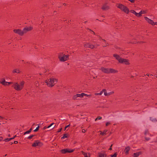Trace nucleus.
I'll use <instances>...</instances> for the list:
<instances>
[{"label": "nucleus", "instance_id": "30", "mask_svg": "<svg viewBox=\"0 0 157 157\" xmlns=\"http://www.w3.org/2000/svg\"><path fill=\"white\" fill-rule=\"evenodd\" d=\"M147 10H141V11L142 12V14H144L147 13Z\"/></svg>", "mask_w": 157, "mask_h": 157}, {"label": "nucleus", "instance_id": "22", "mask_svg": "<svg viewBox=\"0 0 157 157\" xmlns=\"http://www.w3.org/2000/svg\"><path fill=\"white\" fill-rule=\"evenodd\" d=\"M97 47H95V45H93V44H90L89 46V48H90L91 49H93L94 48H96Z\"/></svg>", "mask_w": 157, "mask_h": 157}, {"label": "nucleus", "instance_id": "29", "mask_svg": "<svg viewBox=\"0 0 157 157\" xmlns=\"http://www.w3.org/2000/svg\"><path fill=\"white\" fill-rule=\"evenodd\" d=\"M37 125H38V127L36 128L34 130V131L35 132H36L39 129V124H38Z\"/></svg>", "mask_w": 157, "mask_h": 157}, {"label": "nucleus", "instance_id": "10", "mask_svg": "<svg viewBox=\"0 0 157 157\" xmlns=\"http://www.w3.org/2000/svg\"><path fill=\"white\" fill-rule=\"evenodd\" d=\"M33 28L32 27H26L23 29V31L24 33H26L27 32L32 30Z\"/></svg>", "mask_w": 157, "mask_h": 157}, {"label": "nucleus", "instance_id": "39", "mask_svg": "<svg viewBox=\"0 0 157 157\" xmlns=\"http://www.w3.org/2000/svg\"><path fill=\"white\" fill-rule=\"evenodd\" d=\"M16 70V73H19L20 72V71H19V69H15Z\"/></svg>", "mask_w": 157, "mask_h": 157}, {"label": "nucleus", "instance_id": "43", "mask_svg": "<svg viewBox=\"0 0 157 157\" xmlns=\"http://www.w3.org/2000/svg\"><path fill=\"white\" fill-rule=\"evenodd\" d=\"M82 153L84 155H86L87 154L86 153H85L83 151H82Z\"/></svg>", "mask_w": 157, "mask_h": 157}, {"label": "nucleus", "instance_id": "2", "mask_svg": "<svg viewBox=\"0 0 157 157\" xmlns=\"http://www.w3.org/2000/svg\"><path fill=\"white\" fill-rule=\"evenodd\" d=\"M113 56L120 63L125 64H129V63L128 60L121 58L120 56L117 54H114Z\"/></svg>", "mask_w": 157, "mask_h": 157}, {"label": "nucleus", "instance_id": "47", "mask_svg": "<svg viewBox=\"0 0 157 157\" xmlns=\"http://www.w3.org/2000/svg\"><path fill=\"white\" fill-rule=\"evenodd\" d=\"M147 131H145V132H144V134L145 135H146L147 134Z\"/></svg>", "mask_w": 157, "mask_h": 157}, {"label": "nucleus", "instance_id": "58", "mask_svg": "<svg viewBox=\"0 0 157 157\" xmlns=\"http://www.w3.org/2000/svg\"><path fill=\"white\" fill-rule=\"evenodd\" d=\"M97 120H98V119H97V118H96L95 119V121H96Z\"/></svg>", "mask_w": 157, "mask_h": 157}, {"label": "nucleus", "instance_id": "41", "mask_svg": "<svg viewBox=\"0 0 157 157\" xmlns=\"http://www.w3.org/2000/svg\"><path fill=\"white\" fill-rule=\"evenodd\" d=\"M16 70L15 69H14L13 71V73H16Z\"/></svg>", "mask_w": 157, "mask_h": 157}, {"label": "nucleus", "instance_id": "23", "mask_svg": "<svg viewBox=\"0 0 157 157\" xmlns=\"http://www.w3.org/2000/svg\"><path fill=\"white\" fill-rule=\"evenodd\" d=\"M107 132V130H105L103 132H101V131H99V132H101V135H104V134H106V132Z\"/></svg>", "mask_w": 157, "mask_h": 157}, {"label": "nucleus", "instance_id": "12", "mask_svg": "<svg viewBox=\"0 0 157 157\" xmlns=\"http://www.w3.org/2000/svg\"><path fill=\"white\" fill-rule=\"evenodd\" d=\"M109 6H108L106 4H105L103 5L102 6L101 9L102 10H106L109 9Z\"/></svg>", "mask_w": 157, "mask_h": 157}, {"label": "nucleus", "instance_id": "64", "mask_svg": "<svg viewBox=\"0 0 157 157\" xmlns=\"http://www.w3.org/2000/svg\"><path fill=\"white\" fill-rule=\"evenodd\" d=\"M99 40H101V38L100 37H99Z\"/></svg>", "mask_w": 157, "mask_h": 157}, {"label": "nucleus", "instance_id": "1", "mask_svg": "<svg viewBox=\"0 0 157 157\" xmlns=\"http://www.w3.org/2000/svg\"><path fill=\"white\" fill-rule=\"evenodd\" d=\"M0 83L4 86H7L11 84H13V87L16 90L18 91L21 90L23 88L24 85V82H21L18 84L17 82H7L4 79H2L0 80Z\"/></svg>", "mask_w": 157, "mask_h": 157}, {"label": "nucleus", "instance_id": "26", "mask_svg": "<svg viewBox=\"0 0 157 157\" xmlns=\"http://www.w3.org/2000/svg\"><path fill=\"white\" fill-rule=\"evenodd\" d=\"M104 92V91H103V90H102L100 93H95V95H101L102 93Z\"/></svg>", "mask_w": 157, "mask_h": 157}, {"label": "nucleus", "instance_id": "55", "mask_svg": "<svg viewBox=\"0 0 157 157\" xmlns=\"http://www.w3.org/2000/svg\"><path fill=\"white\" fill-rule=\"evenodd\" d=\"M103 40L104 42H105V40L103 39V40Z\"/></svg>", "mask_w": 157, "mask_h": 157}, {"label": "nucleus", "instance_id": "24", "mask_svg": "<svg viewBox=\"0 0 157 157\" xmlns=\"http://www.w3.org/2000/svg\"><path fill=\"white\" fill-rule=\"evenodd\" d=\"M32 130V128H31L29 131H28L26 132H25L24 134L25 135L26 134L29 133H30L31 132Z\"/></svg>", "mask_w": 157, "mask_h": 157}, {"label": "nucleus", "instance_id": "38", "mask_svg": "<svg viewBox=\"0 0 157 157\" xmlns=\"http://www.w3.org/2000/svg\"><path fill=\"white\" fill-rule=\"evenodd\" d=\"M130 1L131 3H134L135 1V0H130Z\"/></svg>", "mask_w": 157, "mask_h": 157}, {"label": "nucleus", "instance_id": "32", "mask_svg": "<svg viewBox=\"0 0 157 157\" xmlns=\"http://www.w3.org/2000/svg\"><path fill=\"white\" fill-rule=\"evenodd\" d=\"M34 136V135H30V136H29L28 137V138L29 139H31Z\"/></svg>", "mask_w": 157, "mask_h": 157}, {"label": "nucleus", "instance_id": "45", "mask_svg": "<svg viewBox=\"0 0 157 157\" xmlns=\"http://www.w3.org/2000/svg\"><path fill=\"white\" fill-rule=\"evenodd\" d=\"M82 132H86V130L84 129H83L82 130Z\"/></svg>", "mask_w": 157, "mask_h": 157}, {"label": "nucleus", "instance_id": "57", "mask_svg": "<svg viewBox=\"0 0 157 157\" xmlns=\"http://www.w3.org/2000/svg\"><path fill=\"white\" fill-rule=\"evenodd\" d=\"M0 118L1 119H2V117L1 116H0Z\"/></svg>", "mask_w": 157, "mask_h": 157}, {"label": "nucleus", "instance_id": "46", "mask_svg": "<svg viewBox=\"0 0 157 157\" xmlns=\"http://www.w3.org/2000/svg\"><path fill=\"white\" fill-rule=\"evenodd\" d=\"M27 63H29V64L30 66L33 65L31 63H30V62H27Z\"/></svg>", "mask_w": 157, "mask_h": 157}, {"label": "nucleus", "instance_id": "13", "mask_svg": "<svg viewBox=\"0 0 157 157\" xmlns=\"http://www.w3.org/2000/svg\"><path fill=\"white\" fill-rule=\"evenodd\" d=\"M103 91H104V94L106 96L109 95L114 93L113 92V91L107 93L106 92V90L105 89H103Z\"/></svg>", "mask_w": 157, "mask_h": 157}, {"label": "nucleus", "instance_id": "33", "mask_svg": "<svg viewBox=\"0 0 157 157\" xmlns=\"http://www.w3.org/2000/svg\"><path fill=\"white\" fill-rule=\"evenodd\" d=\"M110 124V122H108L106 123V126H107L109 125Z\"/></svg>", "mask_w": 157, "mask_h": 157}, {"label": "nucleus", "instance_id": "25", "mask_svg": "<svg viewBox=\"0 0 157 157\" xmlns=\"http://www.w3.org/2000/svg\"><path fill=\"white\" fill-rule=\"evenodd\" d=\"M90 43H86L84 44V46L86 48H89Z\"/></svg>", "mask_w": 157, "mask_h": 157}, {"label": "nucleus", "instance_id": "15", "mask_svg": "<svg viewBox=\"0 0 157 157\" xmlns=\"http://www.w3.org/2000/svg\"><path fill=\"white\" fill-rule=\"evenodd\" d=\"M130 149V147H129L128 146L125 148L124 150V151L125 152V154L127 155L128 153V151Z\"/></svg>", "mask_w": 157, "mask_h": 157}, {"label": "nucleus", "instance_id": "31", "mask_svg": "<svg viewBox=\"0 0 157 157\" xmlns=\"http://www.w3.org/2000/svg\"><path fill=\"white\" fill-rule=\"evenodd\" d=\"M117 153H115L113 155H111V157H116V156L117 155Z\"/></svg>", "mask_w": 157, "mask_h": 157}, {"label": "nucleus", "instance_id": "52", "mask_svg": "<svg viewBox=\"0 0 157 157\" xmlns=\"http://www.w3.org/2000/svg\"><path fill=\"white\" fill-rule=\"evenodd\" d=\"M84 156L85 157H88V156H87V154L86 155H85Z\"/></svg>", "mask_w": 157, "mask_h": 157}, {"label": "nucleus", "instance_id": "44", "mask_svg": "<svg viewBox=\"0 0 157 157\" xmlns=\"http://www.w3.org/2000/svg\"><path fill=\"white\" fill-rule=\"evenodd\" d=\"M23 60H20V61H19V62L20 63H22V62H23Z\"/></svg>", "mask_w": 157, "mask_h": 157}, {"label": "nucleus", "instance_id": "21", "mask_svg": "<svg viewBox=\"0 0 157 157\" xmlns=\"http://www.w3.org/2000/svg\"><path fill=\"white\" fill-rule=\"evenodd\" d=\"M80 95L81 96V97H80V98H82L84 96H90V95H88L83 93H82L81 94H80Z\"/></svg>", "mask_w": 157, "mask_h": 157}, {"label": "nucleus", "instance_id": "37", "mask_svg": "<svg viewBox=\"0 0 157 157\" xmlns=\"http://www.w3.org/2000/svg\"><path fill=\"white\" fill-rule=\"evenodd\" d=\"M97 119L100 120L101 119V117H98L97 118Z\"/></svg>", "mask_w": 157, "mask_h": 157}, {"label": "nucleus", "instance_id": "61", "mask_svg": "<svg viewBox=\"0 0 157 157\" xmlns=\"http://www.w3.org/2000/svg\"><path fill=\"white\" fill-rule=\"evenodd\" d=\"M54 127H55V126H54V127H53V128H52V129H53V128H54Z\"/></svg>", "mask_w": 157, "mask_h": 157}, {"label": "nucleus", "instance_id": "42", "mask_svg": "<svg viewBox=\"0 0 157 157\" xmlns=\"http://www.w3.org/2000/svg\"><path fill=\"white\" fill-rule=\"evenodd\" d=\"M62 128H61L59 129V130L58 131V132H60L62 130Z\"/></svg>", "mask_w": 157, "mask_h": 157}, {"label": "nucleus", "instance_id": "7", "mask_svg": "<svg viewBox=\"0 0 157 157\" xmlns=\"http://www.w3.org/2000/svg\"><path fill=\"white\" fill-rule=\"evenodd\" d=\"M13 32L19 34L20 36H22L24 34L23 30H22L20 29H15L13 30Z\"/></svg>", "mask_w": 157, "mask_h": 157}, {"label": "nucleus", "instance_id": "53", "mask_svg": "<svg viewBox=\"0 0 157 157\" xmlns=\"http://www.w3.org/2000/svg\"><path fill=\"white\" fill-rule=\"evenodd\" d=\"M155 25H157V22H155Z\"/></svg>", "mask_w": 157, "mask_h": 157}, {"label": "nucleus", "instance_id": "8", "mask_svg": "<svg viewBox=\"0 0 157 157\" xmlns=\"http://www.w3.org/2000/svg\"><path fill=\"white\" fill-rule=\"evenodd\" d=\"M42 145V144L38 140L35 141L34 143L32 144V146L35 147L36 146H41Z\"/></svg>", "mask_w": 157, "mask_h": 157}, {"label": "nucleus", "instance_id": "5", "mask_svg": "<svg viewBox=\"0 0 157 157\" xmlns=\"http://www.w3.org/2000/svg\"><path fill=\"white\" fill-rule=\"evenodd\" d=\"M68 55H59V58L60 61L61 62H64L68 60L69 59Z\"/></svg>", "mask_w": 157, "mask_h": 157}, {"label": "nucleus", "instance_id": "40", "mask_svg": "<svg viewBox=\"0 0 157 157\" xmlns=\"http://www.w3.org/2000/svg\"><path fill=\"white\" fill-rule=\"evenodd\" d=\"M145 139L146 140H147V141H148V140H149L150 139V138H147V137H146L145 138Z\"/></svg>", "mask_w": 157, "mask_h": 157}, {"label": "nucleus", "instance_id": "27", "mask_svg": "<svg viewBox=\"0 0 157 157\" xmlns=\"http://www.w3.org/2000/svg\"><path fill=\"white\" fill-rule=\"evenodd\" d=\"M68 135L67 134H64L63 137L61 138L62 139H64L66 138H67V137Z\"/></svg>", "mask_w": 157, "mask_h": 157}, {"label": "nucleus", "instance_id": "14", "mask_svg": "<svg viewBox=\"0 0 157 157\" xmlns=\"http://www.w3.org/2000/svg\"><path fill=\"white\" fill-rule=\"evenodd\" d=\"M141 154V152H138L133 154V157H138Z\"/></svg>", "mask_w": 157, "mask_h": 157}, {"label": "nucleus", "instance_id": "54", "mask_svg": "<svg viewBox=\"0 0 157 157\" xmlns=\"http://www.w3.org/2000/svg\"><path fill=\"white\" fill-rule=\"evenodd\" d=\"M88 154V155H89V157H90V153H89Z\"/></svg>", "mask_w": 157, "mask_h": 157}, {"label": "nucleus", "instance_id": "51", "mask_svg": "<svg viewBox=\"0 0 157 157\" xmlns=\"http://www.w3.org/2000/svg\"><path fill=\"white\" fill-rule=\"evenodd\" d=\"M47 128V127H46L45 126L44 127V128H43V129H45L46 128Z\"/></svg>", "mask_w": 157, "mask_h": 157}, {"label": "nucleus", "instance_id": "50", "mask_svg": "<svg viewBox=\"0 0 157 157\" xmlns=\"http://www.w3.org/2000/svg\"><path fill=\"white\" fill-rule=\"evenodd\" d=\"M2 139V137H0V141H1Z\"/></svg>", "mask_w": 157, "mask_h": 157}, {"label": "nucleus", "instance_id": "11", "mask_svg": "<svg viewBox=\"0 0 157 157\" xmlns=\"http://www.w3.org/2000/svg\"><path fill=\"white\" fill-rule=\"evenodd\" d=\"M74 150H70L69 149H64L61 150V152L63 153L66 152L71 153Z\"/></svg>", "mask_w": 157, "mask_h": 157}, {"label": "nucleus", "instance_id": "4", "mask_svg": "<svg viewBox=\"0 0 157 157\" xmlns=\"http://www.w3.org/2000/svg\"><path fill=\"white\" fill-rule=\"evenodd\" d=\"M116 6L120 9L122 11H123L125 13L128 14L129 12V10L127 7L120 3L117 4L116 5Z\"/></svg>", "mask_w": 157, "mask_h": 157}, {"label": "nucleus", "instance_id": "9", "mask_svg": "<svg viewBox=\"0 0 157 157\" xmlns=\"http://www.w3.org/2000/svg\"><path fill=\"white\" fill-rule=\"evenodd\" d=\"M144 18L145 19L149 24H150L153 25H155V22H154L153 21V20H151V19L148 18L147 17H145Z\"/></svg>", "mask_w": 157, "mask_h": 157}, {"label": "nucleus", "instance_id": "60", "mask_svg": "<svg viewBox=\"0 0 157 157\" xmlns=\"http://www.w3.org/2000/svg\"><path fill=\"white\" fill-rule=\"evenodd\" d=\"M8 136H9V137L10 136V135L9 134V135H8Z\"/></svg>", "mask_w": 157, "mask_h": 157}, {"label": "nucleus", "instance_id": "6", "mask_svg": "<svg viewBox=\"0 0 157 157\" xmlns=\"http://www.w3.org/2000/svg\"><path fill=\"white\" fill-rule=\"evenodd\" d=\"M102 71L105 73H114L117 72L115 69H102Z\"/></svg>", "mask_w": 157, "mask_h": 157}, {"label": "nucleus", "instance_id": "20", "mask_svg": "<svg viewBox=\"0 0 157 157\" xmlns=\"http://www.w3.org/2000/svg\"><path fill=\"white\" fill-rule=\"evenodd\" d=\"M130 12L133 14H134L137 17L138 13H136L135 10H131Z\"/></svg>", "mask_w": 157, "mask_h": 157}, {"label": "nucleus", "instance_id": "56", "mask_svg": "<svg viewBox=\"0 0 157 157\" xmlns=\"http://www.w3.org/2000/svg\"><path fill=\"white\" fill-rule=\"evenodd\" d=\"M106 45H103V47H106Z\"/></svg>", "mask_w": 157, "mask_h": 157}, {"label": "nucleus", "instance_id": "48", "mask_svg": "<svg viewBox=\"0 0 157 157\" xmlns=\"http://www.w3.org/2000/svg\"><path fill=\"white\" fill-rule=\"evenodd\" d=\"M112 144L111 145L110 148L109 149V150H112Z\"/></svg>", "mask_w": 157, "mask_h": 157}, {"label": "nucleus", "instance_id": "16", "mask_svg": "<svg viewBox=\"0 0 157 157\" xmlns=\"http://www.w3.org/2000/svg\"><path fill=\"white\" fill-rule=\"evenodd\" d=\"M98 157H106V155L104 153H98Z\"/></svg>", "mask_w": 157, "mask_h": 157}, {"label": "nucleus", "instance_id": "36", "mask_svg": "<svg viewBox=\"0 0 157 157\" xmlns=\"http://www.w3.org/2000/svg\"><path fill=\"white\" fill-rule=\"evenodd\" d=\"M70 126V124H69V125H67L65 127V129H64V130H66V129L68 127Z\"/></svg>", "mask_w": 157, "mask_h": 157}, {"label": "nucleus", "instance_id": "17", "mask_svg": "<svg viewBox=\"0 0 157 157\" xmlns=\"http://www.w3.org/2000/svg\"><path fill=\"white\" fill-rule=\"evenodd\" d=\"M150 120L151 121L153 122H155L157 121V119L156 118L154 117H150Z\"/></svg>", "mask_w": 157, "mask_h": 157}, {"label": "nucleus", "instance_id": "3", "mask_svg": "<svg viewBox=\"0 0 157 157\" xmlns=\"http://www.w3.org/2000/svg\"><path fill=\"white\" fill-rule=\"evenodd\" d=\"M57 82V80L56 78H50L45 81L47 85L49 86L52 87Z\"/></svg>", "mask_w": 157, "mask_h": 157}, {"label": "nucleus", "instance_id": "19", "mask_svg": "<svg viewBox=\"0 0 157 157\" xmlns=\"http://www.w3.org/2000/svg\"><path fill=\"white\" fill-rule=\"evenodd\" d=\"M81 95H80V94H77L75 95H74L73 97V99L74 100H75L76 99V98L77 97H81Z\"/></svg>", "mask_w": 157, "mask_h": 157}, {"label": "nucleus", "instance_id": "35", "mask_svg": "<svg viewBox=\"0 0 157 157\" xmlns=\"http://www.w3.org/2000/svg\"><path fill=\"white\" fill-rule=\"evenodd\" d=\"M89 30L92 33H93L94 34H95L94 32L92 30L90 29H89Z\"/></svg>", "mask_w": 157, "mask_h": 157}, {"label": "nucleus", "instance_id": "63", "mask_svg": "<svg viewBox=\"0 0 157 157\" xmlns=\"http://www.w3.org/2000/svg\"><path fill=\"white\" fill-rule=\"evenodd\" d=\"M6 155H6H6H4V156H6Z\"/></svg>", "mask_w": 157, "mask_h": 157}, {"label": "nucleus", "instance_id": "34", "mask_svg": "<svg viewBox=\"0 0 157 157\" xmlns=\"http://www.w3.org/2000/svg\"><path fill=\"white\" fill-rule=\"evenodd\" d=\"M54 124V123H52L50 125H49V126H48L47 127V128H50V127H52Z\"/></svg>", "mask_w": 157, "mask_h": 157}, {"label": "nucleus", "instance_id": "62", "mask_svg": "<svg viewBox=\"0 0 157 157\" xmlns=\"http://www.w3.org/2000/svg\"><path fill=\"white\" fill-rule=\"evenodd\" d=\"M102 17H104V16H102Z\"/></svg>", "mask_w": 157, "mask_h": 157}, {"label": "nucleus", "instance_id": "49", "mask_svg": "<svg viewBox=\"0 0 157 157\" xmlns=\"http://www.w3.org/2000/svg\"><path fill=\"white\" fill-rule=\"evenodd\" d=\"M17 143H18V142L17 141H14V144H17Z\"/></svg>", "mask_w": 157, "mask_h": 157}, {"label": "nucleus", "instance_id": "18", "mask_svg": "<svg viewBox=\"0 0 157 157\" xmlns=\"http://www.w3.org/2000/svg\"><path fill=\"white\" fill-rule=\"evenodd\" d=\"M17 136L16 135L15 136L13 137L12 138H10L9 139L8 138H6L5 140V141H10L14 138L15 137Z\"/></svg>", "mask_w": 157, "mask_h": 157}, {"label": "nucleus", "instance_id": "59", "mask_svg": "<svg viewBox=\"0 0 157 157\" xmlns=\"http://www.w3.org/2000/svg\"><path fill=\"white\" fill-rule=\"evenodd\" d=\"M84 23H86V21H84Z\"/></svg>", "mask_w": 157, "mask_h": 157}, {"label": "nucleus", "instance_id": "28", "mask_svg": "<svg viewBox=\"0 0 157 157\" xmlns=\"http://www.w3.org/2000/svg\"><path fill=\"white\" fill-rule=\"evenodd\" d=\"M142 14V12L141 11L139 13H138L137 17H140L141 16Z\"/></svg>", "mask_w": 157, "mask_h": 157}]
</instances>
